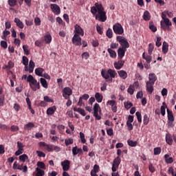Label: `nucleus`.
<instances>
[{
	"label": "nucleus",
	"mask_w": 176,
	"mask_h": 176,
	"mask_svg": "<svg viewBox=\"0 0 176 176\" xmlns=\"http://www.w3.org/2000/svg\"><path fill=\"white\" fill-rule=\"evenodd\" d=\"M45 72V69L42 67H38L35 69L34 74L37 75V76H43V72Z\"/></svg>",
	"instance_id": "obj_21"
},
{
	"label": "nucleus",
	"mask_w": 176,
	"mask_h": 176,
	"mask_svg": "<svg viewBox=\"0 0 176 176\" xmlns=\"http://www.w3.org/2000/svg\"><path fill=\"white\" fill-rule=\"evenodd\" d=\"M39 147L43 149V151H47V152H50L51 145L46 144L45 142H41L38 143Z\"/></svg>",
	"instance_id": "obj_14"
},
{
	"label": "nucleus",
	"mask_w": 176,
	"mask_h": 176,
	"mask_svg": "<svg viewBox=\"0 0 176 176\" xmlns=\"http://www.w3.org/2000/svg\"><path fill=\"white\" fill-rule=\"evenodd\" d=\"M107 105H110L111 107V111L116 113L118 112V106L116 105V100H108L107 102Z\"/></svg>",
	"instance_id": "obj_9"
},
{
	"label": "nucleus",
	"mask_w": 176,
	"mask_h": 176,
	"mask_svg": "<svg viewBox=\"0 0 176 176\" xmlns=\"http://www.w3.org/2000/svg\"><path fill=\"white\" fill-rule=\"evenodd\" d=\"M162 37H157V41H155V46L157 47H160L162 46Z\"/></svg>",
	"instance_id": "obj_52"
},
{
	"label": "nucleus",
	"mask_w": 176,
	"mask_h": 176,
	"mask_svg": "<svg viewBox=\"0 0 176 176\" xmlns=\"http://www.w3.org/2000/svg\"><path fill=\"white\" fill-rule=\"evenodd\" d=\"M35 25H41V19L38 17H36L34 19Z\"/></svg>",
	"instance_id": "obj_64"
},
{
	"label": "nucleus",
	"mask_w": 176,
	"mask_h": 176,
	"mask_svg": "<svg viewBox=\"0 0 176 176\" xmlns=\"http://www.w3.org/2000/svg\"><path fill=\"white\" fill-rule=\"evenodd\" d=\"M56 111H57V107H56V106H52V107H50L47 109V115H54Z\"/></svg>",
	"instance_id": "obj_22"
},
{
	"label": "nucleus",
	"mask_w": 176,
	"mask_h": 176,
	"mask_svg": "<svg viewBox=\"0 0 176 176\" xmlns=\"http://www.w3.org/2000/svg\"><path fill=\"white\" fill-rule=\"evenodd\" d=\"M74 35H78V36H83L85 35V31H83V29L82 28V27H80V25L76 24L74 26Z\"/></svg>",
	"instance_id": "obj_8"
},
{
	"label": "nucleus",
	"mask_w": 176,
	"mask_h": 176,
	"mask_svg": "<svg viewBox=\"0 0 176 176\" xmlns=\"http://www.w3.org/2000/svg\"><path fill=\"white\" fill-rule=\"evenodd\" d=\"M44 41H45V43H50V42H52V35L46 34L44 36Z\"/></svg>",
	"instance_id": "obj_44"
},
{
	"label": "nucleus",
	"mask_w": 176,
	"mask_h": 176,
	"mask_svg": "<svg viewBox=\"0 0 176 176\" xmlns=\"http://www.w3.org/2000/svg\"><path fill=\"white\" fill-rule=\"evenodd\" d=\"M135 115H136V118L138 119V122L139 123H142V116L141 115V112L137 111L135 113Z\"/></svg>",
	"instance_id": "obj_45"
},
{
	"label": "nucleus",
	"mask_w": 176,
	"mask_h": 176,
	"mask_svg": "<svg viewBox=\"0 0 176 176\" xmlns=\"http://www.w3.org/2000/svg\"><path fill=\"white\" fill-rule=\"evenodd\" d=\"M162 53L167 54L168 53V43L164 41L162 44Z\"/></svg>",
	"instance_id": "obj_20"
},
{
	"label": "nucleus",
	"mask_w": 176,
	"mask_h": 176,
	"mask_svg": "<svg viewBox=\"0 0 176 176\" xmlns=\"http://www.w3.org/2000/svg\"><path fill=\"white\" fill-rule=\"evenodd\" d=\"M32 127H35V124L33 122H29L24 126L25 130H31Z\"/></svg>",
	"instance_id": "obj_40"
},
{
	"label": "nucleus",
	"mask_w": 176,
	"mask_h": 176,
	"mask_svg": "<svg viewBox=\"0 0 176 176\" xmlns=\"http://www.w3.org/2000/svg\"><path fill=\"white\" fill-rule=\"evenodd\" d=\"M8 5L12 8L16 6L17 5V0H8Z\"/></svg>",
	"instance_id": "obj_56"
},
{
	"label": "nucleus",
	"mask_w": 176,
	"mask_h": 176,
	"mask_svg": "<svg viewBox=\"0 0 176 176\" xmlns=\"http://www.w3.org/2000/svg\"><path fill=\"white\" fill-rule=\"evenodd\" d=\"M118 74L122 79H127V72L124 70H120L118 72Z\"/></svg>",
	"instance_id": "obj_28"
},
{
	"label": "nucleus",
	"mask_w": 176,
	"mask_h": 176,
	"mask_svg": "<svg viewBox=\"0 0 176 176\" xmlns=\"http://www.w3.org/2000/svg\"><path fill=\"white\" fill-rule=\"evenodd\" d=\"M77 105H78V107H85V102H83V99L81 97L79 98Z\"/></svg>",
	"instance_id": "obj_61"
},
{
	"label": "nucleus",
	"mask_w": 176,
	"mask_h": 176,
	"mask_svg": "<svg viewBox=\"0 0 176 176\" xmlns=\"http://www.w3.org/2000/svg\"><path fill=\"white\" fill-rule=\"evenodd\" d=\"M16 170H23V173H27L28 171V167L26 165L24 166V164H18Z\"/></svg>",
	"instance_id": "obj_37"
},
{
	"label": "nucleus",
	"mask_w": 176,
	"mask_h": 176,
	"mask_svg": "<svg viewBox=\"0 0 176 176\" xmlns=\"http://www.w3.org/2000/svg\"><path fill=\"white\" fill-rule=\"evenodd\" d=\"M72 41L73 45H75V46L82 45V38H80V36L78 34H74Z\"/></svg>",
	"instance_id": "obj_7"
},
{
	"label": "nucleus",
	"mask_w": 176,
	"mask_h": 176,
	"mask_svg": "<svg viewBox=\"0 0 176 176\" xmlns=\"http://www.w3.org/2000/svg\"><path fill=\"white\" fill-rule=\"evenodd\" d=\"M50 8L54 14L58 15L61 13V9L60 8V6H57V4H51Z\"/></svg>",
	"instance_id": "obj_10"
},
{
	"label": "nucleus",
	"mask_w": 176,
	"mask_h": 176,
	"mask_svg": "<svg viewBox=\"0 0 176 176\" xmlns=\"http://www.w3.org/2000/svg\"><path fill=\"white\" fill-rule=\"evenodd\" d=\"M148 80L149 81L147 82L155 85V82L157 80V77L156 76V74L151 73L148 74Z\"/></svg>",
	"instance_id": "obj_15"
},
{
	"label": "nucleus",
	"mask_w": 176,
	"mask_h": 176,
	"mask_svg": "<svg viewBox=\"0 0 176 176\" xmlns=\"http://www.w3.org/2000/svg\"><path fill=\"white\" fill-rule=\"evenodd\" d=\"M91 13L95 16L96 20L105 23L107 21V12L102 4L96 3L94 6L91 8Z\"/></svg>",
	"instance_id": "obj_1"
},
{
	"label": "nucleus",
	"mask_w": 176,
	"mask_h": 176,
	"mask_svg": "<svg viewBox=\"0 0 176 176\" xmlns=\"http://www.w3.org/2000/svg\"><path fill=\"white\" fill-rule=\"evenodd\" d=\"M40 82H41V86H43L44 89H47V87H49V85L47 84V81L46 80V79L43 78H41Z\"/></svg>",
	"instance_id": "obj_36"
},
{
	"label": "nucleus",
	"mask_w": 176,
	"mask_h": 176,
	"mask_svg": "<svg viewBox=\"0 0 176 176\" xmlns=\"http://www.w3.org/2000/svg\"><path fill=\"white\" fill-rule=\"evenodd\" d=\"M95 98L97 102H102V99L104 98V96H102V94L97 92L95 94Z\"/></svg>",
	"instance_id": "obj_32"
},
{
	"label": "nucleus",
	"mask_w": 176,
	"mask_h": 176,
	"mask_svg": "<svg viewBox=\"0 0 176 176\" xmlns=\"http://www.w3.org/2000/svg\"><path fill=\"white\" fill-rule=\"evenodd\" d=\"M26 102L28 104V109H30L31 113L32 115H35V110H34L31 107V100H30V98H26Z\"/></svg>",
	"instance_id": "obj_25"
},
{
	"label": "nucleus",
	"mask_w": 176,
	"mask_h": 176,
	"mask_svg": "<svg viewBox=\"0 0 176 176\" xmlns=\"http://www.w3.org/2000/svg\"><path fill=\"white\" fill-rule=\"evenodd\" d=\"M153 85L155 84H152V82H146V87L149 94H152V93H153Z\"/></svg>",
	"instance_id": "obj_19"
},
{
	"label": "nucleus",
	"mask_w": 176,
	"mask_h": 176,
	"mask_svg": "<svg viewBox=\"0 0 176 176\" xmlns=\"http://www.w3.org/2000/svg\"><path fill=\"white\" fill-rule=\"evenodd\" d=\"M143 19L145 20V21H149V20H151V14L148 11H145L144 12Z\"/></svg>",
	"instance_id": "obj_38"
},
{
	"label": "nucleus",
	"mask_w": 176,
	"mask_h": 176,
	"mask_svg": "<svg viewBox=\"0 0 176 176\" xmlns=\"http://www.w3.org/2000/svg\"><path fill=\"white\" fill-rule=\"evenodd\" d=\"M53 151H55V152H60L61 148L57 146L51 145L50 152H53Z\"/></svg>",
	"instance_id": "obj_47"
},
{
	"label": "nucleus",
	"mask_w": 176,
	"mask_h": 176,
	"mask_svg": "<svg viewBox=\"0 0 176 176\" xmlns=\"http://www.w3.org/2000/svg\"><path fill=\"white\" fill-rule=\"evenodd\" d=\"M14 23H16L17 27H19V28H21V30H23V28H24V24L21 21V20L19 18H15L14 20Z\"/></svg>",
	"instance_id": "obj_29"
},
{
	"label": "nucleus",
	"mask_w": 176,
	"mask_h": 176,
	"mask_svg": "<svg viewBox=\"0 0 176 176\" xmlns=\"http://www.w3.org/2000/svg\"><path fill=\"white\" fill-rule=\"evenodd\" d=\"M113 30L116 35H123L124 30L120 23H116L113 25Z\"/></svg>",
	"instance_id": "obj_5"
},
{
	"label": "nucleus",
	"mask_w": 176,
	"mask_h": 176,
	"mask_svg": "<svg viewBox=\"0 0 176 176\" xmlns=\"http://www.w3.org/2000/svg\"><path fill=\"white\" fill-rule=\"evenodd\" d=\"M160 25L161 28L164 30V31H171V25H173V23H171V21H170V19L168 18H166V19H164V21H160Z\"/></svg>",
	"instance_id": "obj_4"
},
{
	"label": "nucleus",
	"mask_w": 176,
	"mask_h": 176,
	"mask_svg": "<svg viewBox=\"0 0 176 176\" xmlns=\"http://www.w3.org/2000/svg\"><path fill=\"white\" fill-rule=\"evenodd\" d=\"M101 76H102V78H104V79L106 80V82H108L109 83H112V82H113V78H115L118 76V73H116V70L109 69L107 72L102 70Z\"/></svg>",
	"instance_id": "obj_2"
},
{
	"label": "nucleus",
	"mask_w": 176,
	"mask_h": 176,
	"mask_svg": "<svg viewBox=\"0 0 176 176\" xmlns=\"http://www.w3.org/2000/svg\"><path fill=\"white\" fill-rule=\"evenodd\" d=\"M63 94L72 96V89L69 87H65L63 90Z\"/></svg>",
	"instance_id": "obj_27"
},
{
	"label": "nucleus",
	"mask_w": 176,
	"mask_h": 176,
	"mask_svg": "<svg viewBox=\"0 0 176 176\" xmlns=\"http://www.w3.org/2000/svg\"><path fill=\"white\" fill-rule=\"evenodd\" d=\"M135 85H138V82H134L133 85H130L127 89L128 93L131 94V96H133L134 94V91L135 90L134 86H135Z\"/></svg>",
	"instance_id": "obj_23"
},
{
	"label": "nucleus",
	"mask_w": 176,
	"mask_h": 176,
	"mask_svg": "<svg viewBox=\"0 0 176 176\" xmlns=\"http://www.w3.org/2000/svg\"><path fill=\"white\" fill-rule=\"evenodd\" d=\"M149 30H151L152 32H156L157 31V28H156V26H154L153 21H150L149 23Z\"/></svg>",
	"instance_id": "obj_42"
},
{
	"label": "nucleus",
	"mask_w": 176,
	"mask_h": 176,
	"mask_svg": "<svg viewBox=\"0 0 176 176\" xmlns=\"http://www.w3.org/2000/svg\"><path fill=\"white\" fill-rule=\"evenodd\" d=\"M166 108H167V104H166V102H164L162 103V106L160 108V112L162 116L166 115Z\"/></svg>",
	"instance_id": "obj_35"
},
{
	"label": "nucleus",
	"mask_w": 176,
	"mask_h": 176,
	"mask_svg": "<svg viewBox=\"0 0 176 176\" xmlns=\"http://www.w3.org/2000/svg\"><path fill=\"white\" fill-rule=\"evenodd\" d=\"M143 123L145 126H146L149 123V118H148V115L145 114L143 118Z\"/></svg>",
	"instance_id": "obj_53"
},
{
	"label": "nucleus",
	"mask_w": 176,
	"mask_h": 176,
	"mask_svg": "<svg viewBox=\"0 0 176 176\" xmlns=\"http://www.w3.org/2000/svg\"><path fill=\"white\" fill-rule=\"evenodd\" d=\"M123 65H124V60L122 59H118V61L113 63L116 69H121V68H123Z\"/></svg>",
	"instance_id": "obj_13"
},
{
	"label": "nucleus",
	"mask_w": 176,
	"mask_h": 176,
	"mask_svg": "<svg viewBox=\"0 0 176 176\" xmlns=\"http://www.w3.org/2000/svg\"><path fill=\"white\" fill-rule=\"evenodd\" d=\"M19 160L20 162H23V163H24L25 160H28V155H27L26 154L20 155Z\"/></svg>",
	"instance_id": "obj_46"
},
{
	"label": "nucleus",
	"mask_w": 176,
	"mask_h": 176,
	"mask_svg": "<svg viewBox=\"0 0 176 176\" xmlns=\"http://www.w3.org/2000/svg\"><path fill=\"white\" fill-rule=\"evenodd\" d=\"M80 138L82 144H86V139L85 138V133L80 132Z\"/></svg>",
	"instance_id": "obj_57"
},
{
	"label": "nucleus",
	"mask_w": 176,
	"mask_h": 176,
	"mask_svg": "<svg viewBox=\"0 0 176 176\" xmlns=\"http://www.w3.org/2000/svg\"><path fill=\"white\" fill-rule=\"evenodd\" d=\"M22 63L25 66L28 65V58H27L26 56H23V58H22Z\"/></svg>",
	"instance_id": "obj_60"
},
{
	"label": "nucleus",
	"mask_w": 176,
	"mask_h": 176,
	"mask_svg": "<svg viewBox=\"0 0 176 176\" xmlns=\"http://www.w3.org/2000/svg\"><path fill=\"white\" fill-rule=\"evenodd\" d=\"M36 173L35 174L36 176H43L45 175V170L41 169L40 168H36Z\"/></svg>",
	"instance_id": "obj_39"
},
{
	"label": "nucleus",
	"mask_w": 176,
	"mask_h": 176,
	"mask_svg": "<svg viewBox=\"0 0 176 176\" xmlns=\"http://www.w3.org/2000/svg\"><path fill=\"white\" fill-rule=\"evenodd\" d=\"M120 45L122 46L121 49H125L127 50L129 47H130V44L129 43V41H127V39L124 38L121 43H120Z\"/></svg>",
	"instance_id": "obj_16"
},
{
	"label": "nucleus",
	"mask_w": 176,
	"mask_h": 176,
	"mask_svg": "<svg viewBox=\"0 0 176 176\" xmlns=\"http://www.w3.org/2000/svg\"><path fill=\"white\" fill-rule=\"evenodd\" d=\"M43 100L45 102H53V99H51L49 96H45Z\"/></svg>",
	"instance_id": "obj_62"
},
{
	"label": "nucleus",
	"mask_w": 176,
	"mask_h": 176,
	"mask_svg": "<svg viewBox=\"0 0 176 176\" xmlns=\"http://www.w3.org/2000/svg\"><path fill=\"white\" fill-rule=\"evenodd\" d=\"M120 162H122L120 157H116L113 162V166H116L117 168H119V166L120 165Z\"/></svg>",
	"instance_id": "obj_30"
},
{
	"label": "nucleus",
	"mask_w": 176,
	"mask_h": 176,
	"mask_svg": "<svg viewBox=\"0 0 176 176\" xmlns=\"http://www.w3.org/2000/svg\"><path fill=\"white\" fill-rule=\"evenodd\" d=\"M27 82L30 83V87L33 91H36V90L41 89V84L34 78V76H32V75H29L28 76Z\"/></svg>",
	"instance_id": "obj_3"
},
{
	"label": "nucleus",
	"mask_w": 176,
	"mask_h": 176,
	"mask_svg": "<svg viewBox=\"0 0 176 176\" xmlns=\"http://www.w3.org/2000/svg\"><path fill=\"white\" fill-rule=\"evenodd\" d=\"M34 45L37 46V47H42V46H43V41L36 40L34 43Z\"/></svg>",
	"instance_id": "obj_48"
},
{
	"label": "nucleus",
	"mask_w": 176,
	"mask_h": 176,
	"mask_svg": "<svg viewBox=\"0 0 176 176\" xmlns=\"http://www.w3.org/2000/svg\"><path fill=\"white\" fill-rule=\"evenodd\" d=\"M23 49L25 54L26 56H30V50H28V45H23Z\"/></svg>",
	"instance_id": "obj_51"
},
{
	"label": "nucleus",
	"mask_w": 176,
	"mask_h": 176,
	"mask_svg": "<svg viewBox=\"0 0 176 176\" xmlns=\"http://www.w3.org/2000/svg\"><path fill=\"white\" fill-rule=\"evenodd\" d=\"M14 67V63L12 60H9L8 65H5L3 68L4 69H12Z\"/></svg>",
	"instance_id": "obj_33"
},
{
	"label": "nucleus",
	"mask_w": 176,
	"mask_h": 176,
	"mask_svg": "<svg viewBox=\"0 0 176 176\" xmlns=\"http://www.w3.org/2000/svg\"><path fill=\"white\" fill-rule=\"evenodd\" d=\"M126 52H127V50L124 48H119L117 51L118 52V60H122L123 57H124V55L126 54Z\"/></svg>",
	"instance_id": "obj_12"
},
{
	"label": "nucleus",
	"mask_w": 176,
	"mask_h": 176,
	"mask_svg": "<svg viewBox=\"0 0 176 176\" xmlns=\"http://www.w3.org/2000/svg\"><path fill=\"white\" fill-rule=\"evenodd\" d=\"M106 36L109 38V39L112 38L113 36V32H112V29L109 28L106 32Z\"/></svg>",
	"instance_id": "obj_41"
},
{
	"label": "nucleus",
	"mask_w": 176,
	"mask_h": 176,
	"mask_svg": "<svg viewBox=\"0 0 176 176\" xmlns=\"http://www.w3.org/2000/svg\"><path fill=\"white\" fill-rule=\"evenodd\" d=\"M127 143H128V145H129V146H132V147L135 146L137 145V144H138L137 142V141H133V140H128Z\"/></svg>",
	"instance_id": "obj_50"
},
{
	"label": "nucleus",
	"mask_w": 176,
	"mask_h": 176,
	"mask_svg": "<svg viewBox=\"0 0 176 176\" xmlns=\"http://www.w3.org/2000/svg\"><path fill=\"white\" fill-rule=\"evenodd\" d=\"M154 49H155V45L152 43H149L148 53L150 56H152V52H153Z\"/></svg>",
	"instance_id": "obj_43"
},
{
	"label": "nucleus",
	"mask_w": 176,
	"mask_h": 176,
	"mask_svg": "<svg viewBox=\"0 0 176 176\" xmlns=\"http://www.w3.org/2000/svg\"><path fill=\"white\" fill-rule=\"evenodd\" d=\"M65 144L66 146H68V145H71L72 144H74V140L71 138L66 139L65 140Z\"/></svg>",
	"instance_id": "obj_55"
},
{
	"label": "nucleus",
	"mask_w": 176,
	"mask_h": 176,
	"mask_svg": "<svg viewBox=\"0 0 176 176\" xmlns=\"http://www.w3.org/2000/svg\"><path fill=\"white\" fill-rule=\"evenodd\" d=\"M164 159L166 164H171V163L174 162V158H173V157H170V155L168 154H166L164 156Z\"/></svg>",
	"instance_id": "obj_17"
},
{
	"label": "nucleus",
	"mask_w": 176,
	"mask_h": 176,
	"mask_svg": "<svg viewBox=\"0 0 176 176\" xmlns=\"http://www.w3.org/2000/svg\"><path fill=\"white\" fill-rule=\"evenodd\" d=\"M38 168H42V170H46V165L43 162H37Z\"/></svg>",
	"instance_id": "obj_49"
},
{
	"label": "nucleus",
	"mask_w": 176,
	"mask_h": 176,
	"mask_svg": "<svg viewBox=\"0 0 176 176\" xmlns=\"http://www.w3.org/2000/svg\"><path fill=\"white\" fill-rule=\"evenodd\" d=\"M160 153H162V148L156 147L154 148V155H160Z\"/></svg>",
	"instance_id": "obj_54"
},
{
	"label": "nucleus",
	"mask_w": 176,
	"mask_h": 176,
	"mask_svg": "<svg viewBox=\"0 0 176 176\" xmlns=\"http://www.w3.org/2000/svg\"><path fill=\"white\" fill-rule=\"evenodd\" d=\"M107 52L109 54L110 57L111 58H116L117 54H116V52H115V50H113L111 48H109V49H107Z\"/></svg>",
	"instance_id": "obj_34"
},
{
	"label": "nucleus",
	"mask_w": 176,
	"mask_h": 176,
	"mask_svg": "<svg viewBox=\"0 0 176 176\" xmlns=\"http://www.w3.org/2000/svg\"><path fill=\"white\" fill-rule=\"evenodd\" d=\"M0 45L1 47H3V49H8V43L5 41H1Z\"/></svg>",
	"instance_id": "obj_59"
},
{
	"label": "nucleus",
	"mask_w": 176,
	"mask_h": 176,
	"mask_svg": "<svg viewBox=\"0 0 176 176\" xmlns=\"http://www.w3.org/2000/svg\"><path fill=\"white\" fill-rule=\"evenodd\" d=\"M124 105L126 108V109H130L131 107H133V104L131 102H124Z\"/></svg>",
	"instance_id": "obj_58"
},
{
	"label": "nucleus",
	"mask_w": 176,
	"mask_h": 176,
	"mask_svg": "<svg viewBox=\"0 0 176 176\" xmlns=\"http://www.w3.org/2000/svg\"><path fill=\"white\" fill-rule=\"evenodd\" d=\"M167 115H168V120L169 122H174V114H173V111L170 109H167Z\"/></svg>",
	"instance_id": "obj_24"
},
{
	"label": "nucleus",
	"mask_w": 176,
	"mask_h": 176,
	"mask_svg": "<svg viewBox=\"0 0 176 176\" xmlns=\"http://www.w3.org/2000/svg\"><path fill=\"white\" fill-rule=\"evenodd\" d=\"M98 111L101 112V107L98 103H95L94 105V116L96 120H101V117L98 115Z\"/></svg>",
	"instance_id": "obj_6"
},
{
	"label": "nucleus",
	"mask_w": 176,
	"mask_h": 176,
	"mask_svg": "<svg viewBox=\"0 0 176 176\" xmlns=\"http://www.w3.org/2000/svg\"><path fill=\"white\" fill-rule=\"evenodd\" d=\"M142 58L146 60L147 64H151V62L152 61V56L151 55H145V52L142 54Z\"/></svg>",
	"instance_id": "obj_31"
},
{
	"label": "nucleus",
	"mask_w": 176,
	"mask_h": 176,
	"mask_svg": "<svg viewBox=\"0 0 176 176\" xmlns=\"http://www.w3.org/2000/svg\"><path fill=\"white\" fill-rule=\"evenodd\" d=\"M60 165L63 167V171H68L69 170V166H71V162L68 160H65L60 163Z\"/></svg>",
	"instance_id": "obj_11"
},
{
	"label": "nucleus",
	"mask_w": 176,
	"mask_h": 176,
	"mask_svg": "<svg viewBox=\"0 0 176 176\" xmlns=\"http://www.w3.org/2000/svg\"><path fill=\"white\" fill-rule=\"evenodd\" d=\"M165 140L168 145H173V136L170 133H167L165 136Z\"/></svg>",
	"instance_id": "obj_18"
},
{
	"label": "nucleus",
	"mask_w": 176,
	"mask_h": 176,
	"mask_svg": "<svg viewBox=\"0 0 176 176\" xmlns=\"http://www.w3.org/2000/svg\"><path fill=\"white\" fill-rule=\"evenodd\" d=\"M73 110L74 111V112H78V113H80V115H82V116H86L85 109L82 108L74 107Z\"/></svg>",
	"instance_id": "obj_26"
},
{
	"label": "nucleus",
	"mask_w": 176,
	"mask_h": 176,
	"mask_svg": "<svg viewBox=\"0 0 176 176\" xmlns=\"http://www.w3.org/2000/svg\"><path fill=\"white\" fill-rule=\"evenodd\" d=\"M148 169H149L150 173H155V166H153V164H149Z\"/></svg>",
	"instance_id": "obj_63"
}]
</instances>
